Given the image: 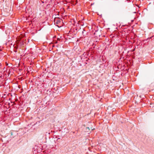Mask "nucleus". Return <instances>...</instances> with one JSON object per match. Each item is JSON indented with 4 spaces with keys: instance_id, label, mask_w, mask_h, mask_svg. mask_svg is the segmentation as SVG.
Here are the masks:
<instances>
[{
    "instance_id": "obj_4",
    "label": "nucleus",
    "mask_w": 154,
    "mask_h": 154,
    "mask_svg": "<svg viewBox=\"0 0 154 154\" xmlns=\"http://www.w3.org/2000/svg\"><path fill=\"white\" fill-rule=\"evenodd\" d=\"M2 75H1V76H0V77L2 78Z\"/></svg>"
},
{
    "instance_id": "obj_5",
    "label": "nucleus",
    "mask_w": 154,
    "mask_h": 154,
    "mask_svg": "<svg viewBox=\"0 0 154 154\" xmlns=\"http://www.w3.org/2000/svg\"><path fill=\"white\" fill-rule=\"evenodd\" d=\"M93 45H94V46H96V45H94V44H93Z\"/></svg>"
},
{
    "instance_id": "obj_2",
    "label": "nucleus",
    "mask_w": 154,
    "mask_h": 154,
    "mask_svg": "<svg viewBox=\"0 0 154 154\" xmlns=\"http://www.w3.org/2000/svg\"><path fill=\"white\" fill-rule=\"evenodd\" d=\"M87 53H84V54H83V55H87Z\"/></svg>"
},
{
    "instance_id": "obj_12",
    "label": "nucleus",
    "mask_w": 154,
    "mask_h": 154,
    "mask_svg": "<svg viewBox=\"0 0 154 154\" xmlns=\"http://www.w3.org/2000/svg\"><path fill=\"white\" fill-rule=\"evenodd\" d=\"M14 51L15 52H17L16 51Z\"/></svg>"
},
{
    "instance_id": "obj_1",
    "label": "nucleus",
    "mask_w": 154,
    "mask_h": 154,
    "mask_svg": "<svg viewBox=\"0 0 154 154\" xmlns=\"http://www.w3.org/2000/svg\"><path fill=\"white\" fill-rule=\"evenodd\" d=\"M61 20L59 18H55L54 21L56 24H58L61 22Z\"/></svg>"
},
{
    "instance_id": "obj_9",
    "label": "nucleus",
    "mask_w": 154,
    "mask_h": 154,
    "mask_svg": "<svg viewBox=\"0 0 154 154\" xmlns=\"http://www.w3.org/2000/svg\"><path fill=\"white\" fill-rule=\"evenodd\" d=\"M83 31H85V30H83Z\"/></svg>"
},
{
    "instance_id": "obj_3",
    "label": "nucleus",
    "mask_w": 154,
    "mask_h": 154,
    "mask_svg": "<svg viewBox=\"0 0 154 154\" xmlns=\"http://www.w3.org/2000/svg\"><path fill=\"white\" fill-rule=\"evenodd\" d=\"M135 49H134L133 50H132V51H135Z\"/></svg>"
},
{
    "instance_id": "obj_10",
    "label": "nucleus",
    "mask_w": 154,
    "mask_h": 154,
    "mask_svg": "<svg viewBox=\"0 0 154 154\" xmlns=\"http://www.w3.org/2000/svg\"><path fill=\"white\" fill-rule=\"evenodd\" d=\"M83 31H85V30H83Z\"/></svg>"
},
{
    "instance_id": "obj_11",
    "label": "nucleus",
    "mask_w": 154,
    "mask_h": 154,
    "mask_svg": "<svg viewBox=\"0 0 154 154\" xmlns=\"http://www.w3.org/2000/svg\"><path fill=\"white\" fill-rule=\"evenodd\" d=\"M83 31H85V30H83Z\"/></svg>"
},
{
    "instance_id": "obj_6",
    "label": "nucleus",
    "mask_w": 154,
    "mask_h": 154,
    "mask_svg": "<svg viewBox=\"0 0 154 154\" xmlns=\"http://www.w3.org/2000/svg\"><path fill=\"white\" fill-rule=\"evenodd\" d=\"M84 33V32L83 31L82 32V34H83Z\"/></svg>"
},
{
    "instance_id": "obj_7",
    "label": "nucleus",
    "mask_w": 154,
    "mask_h": 154,
    "mask_svg": "<svg viewBox=\"0 0 154 154\" xmlns=\"http://www.w3.org/2000/svg\"><path fill=\"white\" fill-rule=\"evenodd\" d=\"M57 42H55V43H57Z\"/></svg>"
},
{
    "instance_id": "obj_8",
    "label": "nucleus",
    "mask_w": 154,
    "mask_h": 154,
    "mask_svg": "<svg viewBox=\"0 0 154 154\" xmlns=\"http://www.w3.org/2000/svg\"><path fill=\"white\" fill-rule=\"evenodd\" d=\"M76 3H75V4H74V5H76Z\"/></svg>"
}]
</instances>
